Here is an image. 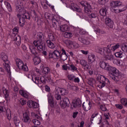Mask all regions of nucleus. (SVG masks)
Returning <instances> with one entry per match:
<instances>
[{
    "instance_id": "cd10ccee",
    "label": "nucleus",
    "mask_w": 127,
    "mask_h": 127,
    "mask_svg": "<svg viewBox=\"0 0 127 127\" xmlns=\"http://www.w3.org/2000/svg\"><path fill=\"white\" fill-rule=\"evenodd\" d=\"M47 44L48 47L51 49H54V48H55V45L54 43H53L52 42H51V41L49 40H47Z\"/></svg>"
},
{
    "instance_id": "8fccbe9b",
    "label": "nucleus",
    "mask_w": 127,
    "mask_h": 127,
    "mask_svg": "<svg viewBox=\"0 0 127 127\" xmlns=\"http://www.w3.org/2000/svg\"><path fill=\"white\" fill-rule=\"evenodd\" d=\"M115 13H120V12H122V11H124L125 10V9L123 8V9H114Z\"/></svg>"
},
{
    "instance_id": "412c9836",
    "label": "nucleus",
    "mask_w": 127,
    "mask_h": 127,
    "mask_svg": "<svg viewBox=\"0 0 127 127\" xmlns=\"http://www.w3.org/2000/svg\"><path fill=\"white\" fill-rule=\"evenodd\" d=\"M3 93L5 96V99H6V101L9 99V91L7 89H5L4 87L2 88Z\"/></svg>"
},
{
    "instance_id": "58836bf2",
    "label": "nucleus",
    "mask_w": 127,
    "mask_h": 127,
    "mask_svg": "<svg viewBox=\"0 0 127 127\" xmlns=\"http://www.w3.org/2000/svg\"><path fill=\"white\" fill-rule=\"evenodd\" d=\"M121 103L125 106V107H127V99L123 98L121 100Z\"/></svg>"
},
{
    "instance_id": "9d476101",
    "label": "nucleus",
    "mask_w": 127,
    "mask_h": 127,
    "mask_svg": "<svg viewBox=\"0 0 127 127\" xmlns=\"http://www.w3.org/2000/svg\"><path fill=\"white\" fill-rule=\"evenodd\" d=\"M61 51L62 53L61 52H60L59 58H60L61 60H63V61L67 60L68 55H67V54H66V51H65V49H62Z\"/></svg>"
},
{
    "instance_id": "6ab92c4d",
    "label": "nucleus",
    "mask_w": 127,
    "mask_h": 127,
    "mask_svg": "<svg viewBox=\"0 0 127 127\" xmlns=\"http://www.w3.org/2000/svg\"><path fill=\"white\" fill-rule=\"evenodd\" d=\"M107 11H108V6L102 7L99 11L100 15H102V16H106V15H107Z\"/></svg>"
},
{
    "instance_id": "4c0bfd02",
    "label": "nucleus",
    "mask_w": 127,
    "mask_h": 127,
    "mask_svg": "<svg viewBox=\"0 0 127 127\" xmlns=\"http://www.w3.org/2000/svg\"><path fill=\"white\" fill-rule=\"evenodd\" d=\"M32 80L33 82L35 83L37 85H38V84H39V82L41 81V79H39V77H35L34 79H33V77H32Z\"/></svg>"
},
{
    "instance_id": "bf43d9fd",
    "label": "nucleus",
    "mask_w": 127,
    "mask_h": 127,
    "mask_svg": "<svg viewBox=\"0 0 127 127\" xmlns=\"http://www.w3.org/2000/svg\"><path fill=\"white\" fill-rule=\"evenodd\" d=\"M79 3L84 7H86L89 4L88 2L85 1L80 2Z\"/></svg>"
},
{
    "instance_id": "39448f33",
    "label": "nucleus",
    "mask_w": 127,
    "mask_h": 127,
    "mask_svg": "<svg viewBox=\"0 0 127 127\" xmlns=\"http://www.w3.org/2000/svg\"><path fill=\"white\" fill-rule=\"evenodd\" d=\"M16 64L19 69L23 70V71H28V67L26 64L24 65L23 62L21 60H16Z\"/></svg>"
},
{
    "instance_id": "052dcab7",
    "label": "nucleus",
    "mask_w": 127,
    "mask_h": 127,
    "mask_svg": "<svg viewBox=\"0 0 127 127\" xmlns=\"http://www.w3.org/2000/svg\"><path fill=\"white\" fill-rule=\"evenodd\" d=\"M32 108H33V109H37V108H38V104L33 101Z\"/></svg>"
},
{
    "instance_id": "a878e982",
    "label": "nucleus",
    "mask_w": 127,
    "mask_h": 127,
    "mask_svg": "<svg viewBox=\"0 0 127 127\" xmlns=\"http://www.w3.org/2000/svg\"><path fill=\"white\" fill-rule=\"evenodd\" d=\"M16 11L17 12H19V13H22L23 12L25 11V10L24 8H22L21 7V5H16Z\"/></svg>"
},
{
    "instance_id": "2eb2a0df",
    "label": "nucleus",
    "mask_w": 127,
    "mask_h": 127,
    "mask_svg": "<svg viewBox=\"0 0 127 127\" xmlns=\"http://www.w3.org/2000/svg\"><path fill=\"white\" fill-rule=\"evenodd\" d=\"M79 41L84 44V45H89L90 44V41L87 38H85L84 37H79L78 38Z\"/></svg>"
},
{
    "instance_id": "0eeeda50",
    "label": "nucleus",
    "mask_w": 127,
    "mask_h": 127,
    "mask_svg": "<svg viewBox=\"0 0 127 127\" xmlns=\"http://www.w3.org/2000/svg\"><path fill=\"white\" fill-rule=\"evenodd\" d=\"M60 57V52L57 50H55L53 52H50L49 53L48 59H59Z\"/></svg>"
},
{
    "instance_id": "473e14b6",
    "label": "nucleus",
    "mask_w": 127,
    "mask_h": 127,
    "mask_svg": "<svg viewBox=\"0 0 127 127\" xmlns=\"http://www.w3.org/2000/svg\"><path fill=\"white\" fill-rule=\"evenodd\" d=\"M91 7L90 4H88L85 7H84V10L86 13L90 14L91 13Z\"/></svg>"
},
{
    "instance_id": "bb28decb",
    "label": "nucleus",
    "mask_w": 127,
    "mask_h": 127,
    "mask_svg": "<svg viewBox=\"0 0 127 127\" xmlns=\"http://www.w3.org/2000/svg\"><path fill=\"white\" fill-rule=\"evenodd\" d=\"M60 30L62 32H66L69 30V27L66 25H64L60 26Z\"/></svg>"
},
{
    "instance_id": "13d9d810",
    "label": "nucleus",
    "mask_w": 127,
    "mask_h": 127,
    "mask_svg": "<svg viewBox=\"0 0 127 127\" xmlns=\"http://www.w3.org/2000/svg\"><path fill=\"white\" fill-rule=\"evenodd\" d=\"M48 102L51 108H54V107H55V103H54V100H52L51 101H48Z\"/></svg>"
},
{
    "instance_id": "864d4df0",
    "label": "nucleus",
    "mask_w": 127,
    "mask_h": 127,
    "mask_svg": "<svg viewBox=\"0 0 127 127\" xmlns=\"http://www.w3.org/2000/svg\"><path fill=\"white\" fill-rule=\"evenodd\" d=\"M14 41L19 42V41H20V37L18 35H15L14 38Z\"/></svg>"
},
{
    "instance_id": "a18cd8bd",
    "label": "nucleus",
    "mask_w": 127,
    "mask_h": 127,
    "mask_svg": "<svg viewBox=\"0 0 127 127\" xmlns=\"http://www.w3.org/2000/svg\"><path fill=\"white\" fill-rule=\"evenodd\" d=\"M99 115V113L97 112L94 113L93 114H92L91 118L90 119V121L92 124H93V121L94 120L93 119L95 118V117H97Z\"/></svg>"
},
{
    "instance_id": "ea45409f",
    "label": "nucleus",
    "mask_w": 127,
    "mask_h": 127,
    "mask_svg": "<svg viewBox=\"0 0 127 127\" xmlns=\"http://www.w3.org/2000/svg\"><path fill=\"white\" fill-rule=\"evenodd\" d=\"M41 82H42L43 84H45L46 82L48 83V79L47 77L44 76L41 77Z\"/></svg>"
},
{
    "instance_id": "4be33fe9",
    "label": "nucleus",
    "mask_w": 127,
    "mask_h": 127,
    "mask_svg": "<svg viewBox=\"0 0 127 127\" xmlns=\"http://www.w3.org/2000/svg\"><path fill=\"white\" fill-rule=\"evenodd\" d=\"M29 49L32 53V54H33L34 56H36L37 55V49L35 48V47L33 46H29Z\"/></svg>"
},
{
    "instance_id": "1a4fd4ad",
    "label": "nucleus",
    "mask_w": 127,
    "mask_h": 127,
    "mask_svg": "<svg viewBox=\"0 0 127 127\" xmlns=\"http://www.w3.org/2000/svg\"><path fill=\"white\" fill-rule=\"evenodd\" d=\"M103 55L105 56L106 60H112L113 59V56L112 55L111 50L109 48H105V52Z\"/></svg>"
},
{
    "instance_id": "c756f323",
    "label": "nucleus",
    "mask_w": 127,
    "mask_h": 127,
    "mask_svg": "<svg viewBox=\"0 0 127 127\" xmlns=\"http://www.w3.org/2000/svg\"><path fill=\"white\" fill-rule=\"evenodd\" d=\"M87 83L89 85L93 87L94 86V84L96 83V80L93 78H89L87 79Z\"/></svg>"
},
{
    "instance_id": "393cba45",
    "label": "nucleus",
    "mask_w": 127,
    "mask_h": 127,
    "mask_svg": "<svg viewBox=\"0 0 127 127\" xmlns=\"http://www.w3.org/2000/svg\"><path fill=\"white\" fill-rule=\"evenodd\" d=\"M33 61L35 65H38L41 62V59L37 56H35Z\"/></svg>"
},
{
    "instance_id": "338daca9",
    "label": "nucleus",
    "mask_w": 127,
    "mask_h": 127,
    "mask_svg": "<svg viewBox=\"0 0 127 127\" xmlns=\"http://www.w3.org/2000/svg\"><path fill=\"white\" fill-rule=\"evenodd\" d=\"M89 16L90 18H96L97 17V14L95 13H91Z\"/></svg>"
},
{
    "instance_id": "f704fd0d",
    "label": "nucleus",
    "mask_w": 127,
    "mask_h": 127,
    "mask_svg": "<svg viewBox=\"0 0 127 127\" xmlns=\"http://www.w3.org/2000/svg\"><path fill=\"white\" fill-rule=\"evenodd\" d=\"M121 49L124 52H127V44L123 43L121 45Z\"/></svg>"
},
{
    "instance_id": "7ed1b4c3",
    "label": "nucleus",
    "mask_w": 127,
    "mask_h": 127,
    "mask_svg": "<svg viewBox=\"0 0 127 127\" xmlns=\"http://www.w3.org/2000/svg\"><path fill=\"white\" fill-rule=\"evenodd\" d=\"M97 79L98 80V82H99L98 87L100 89L104 88L106 85H107L108 87H110V86H111L110 80H109V79L104 75L99 74L97 77Z\"/></svg>"
},
{
    "instance_id": "5fc2aeb1",
    "label": "nucleus",
    "mask_w": 127,
    "mask_h": 127,
    "mask_svg": "<svg viewBox=\"0 0 127 127\" xmlns=\"http://www.w3.org/2000/svg\"><path fill=\"white\" fill-rule=\"evenodd\" d=\"M33 123L35 126H40V121L37 120H33Z\"/></svg>"
},
{
    "instance_id": "b1692460",
    "label": "nucleus",
    "mask_w": 127,
    "mask_h": 127,
    "mask_svg": "<svg viewBox=\"0 0 127 127\" xmlns=\"http://www.w3.org/2000/svg\"><path fill=\"white\" fill-rule=\"evenodd\" d=\"M71 8L73 10H75V11H77V12H81L82 11L81 8H79L78 5H77L76 4H72L71 5Z\"/></svg>"
},
{
    "instance_id": "7c9ffc66",
    "label": "nucleus",
    "mask_w": 127,
    "mask_h": 127,
    "mask_svg": "<svg viewBox=\"0 0 127 127\" xmlns=\"http://www.w3.org/2000/svg\"><path fill=\"white\" fill-rule=\"evenodd\" d=\"M19 94H20L21 96H22L24 97V98H26V99H28V93L25 92V91L21 90L19 91Z\"/></svg>"
},
{
    "instance_id": "a19ab883",
    "label": "nucleus",
    "mask_w": 127,
    "mask_h": 127,
    "mask_svg": "<svg viewBox=\"0 0 127 127\" xmlns=\"http://www.w3.org/2000/svg\"><path fill=\"white\" fill-rule=\"evenodd\" d=\"M49 38L50 41H55L56 39H55V36L53 34H49Z\"/></svg>"
},
{
    "instance_id": "f257e3e1",
    "label": "nucleus",
    "mask_w": 127,
    "mask_h": 127,
    "mask_svg": "<svg viewBox=\"0 0 127 127\" xmlns=\"http://www.w3.org/2000/svg\"><path fill=\"white\" fill-rule=\"evenodd\" d=\"M37 38L38 40L34 41L33 44L35 47H37V49L44 50L45 49V42H44V35L42 33H39L37 34Z\"/></svg>"
},
{
    "instance_id": "de8ad7c7",
    "label": "nucleus",
    "mask_w": 127,
    "mask_h": 127,
    "mask_svg": "<svg viewBox=\"0 0 127 127\" xmlns=\"http://www.w3.org/2000/svg\"><path fill=\"white\" fill-rule=\"evenodd\" d=\"M115 55L118 58H123V53L121 52H117L115 54Z\"/></svg>"
},
{
    "instance_id": "a211bd4d",
    "label": "nucleus",
    "mask_w": 127,
    "mask_h": 127,
    "mask_svg": "<svg viewBox=\"0 0 127 127\" xmlns=\"http://www.w3.org/2000/svg\"><path fill=\"white\" fill-rule=\"evenodd\" d=\"M95 51L97 53H100V54H101V55H103L105 54V52H106V48L103 49L100 48V47L97 46L95 47Z\"/></svg>"
},
{
    "instance_id": "4d7b16f0",
    "label": "nucleus",
    "mask_w": 127,
    "mask_h": 127,
    "mask_svg": "<svg viewBox=\"0 0 127 127\" xmlns=\"http://www.w3.org/2000/svg\"><path fill=\"white\" fill-rule=\"evenodd\" d=\"M70 70L73 71V72H74V71H77V67H76L74 64H70Z\"/></svg>"
},
{
    "instance_id": "e2e57ef3",
    "label": "nucleus",
    "mask_w": 127,
    "mask_h": 127,
    "mask_svg": "<svg viewBox=\"0 0 127 127\" xmlns=\"http://www.w3.org/2000/svg\"><path fill=\"white\" fill-rule=\"evenodd\" d=\"M109 0H99V3L100 4H105V2H108Z\"/></svg>"
},
{
    "instance_id": "6e6552de",
    "label": "nucleus",
    "mask_w": 127,
    "mask_h": 127,
    "mask_svg": "<svg viewBox=\"0 0 127 127\" xmlns=\"http://www.w3.org/2000/svg\"><path fill=\"white\" fill-rule=\"evenodd\" d=\"M3 112H6L7 119L9 121H10V120H11V111H10V109H5V107H0V114L3 113Z\"/></svg>"
},
{
    "instance_id": "20e7f679",
    "label": "nucleus",
    "mask_w": 127,
    "mask_h": 127,
    "mask_svg": "<svg viewBox=\"0 0 127 127\" xmlns=\"http://www.w3.org/2000/svg\"><path fill=\"white\" fill-rule=\"evenodd\" d=\"M0 58L4 62L3 65L4 68L7 71V72H9L10 71V65H9V61H8V58L7 56L4 53H1L0 54Z\"/></svg>"
},
{
    "instance_id": "2f4dec72",
    "label": "nucleus",
    "mask_w": 127,
    "mask_h": 127,
    "mask_svg": "<svg viewBox=\"0 0 127 127\" xmlns=\"http://www.w3.org/2000/svg\"><path fill=\"white\" fill-rule=\"evenodd\" d=\"M67 89H68L69 90H72V91H78V90H79L78 87L76 86H72L70 84H68L67 85Z\"/></svg>"
},
{
    "instance_id": "f03ea898",
    "label": "nucleus",
    "mask_w": 127,
    "mask_h": 127,
    "mask_svg": "<svg viewBox=\"0 0 127 127\" xmlns=\"http://www.w3.org/2000/svg\"><path fill=\"white\" fill-rule=\"evenodd\" d=\"M106 71L112 72V73L109 74V76L112 80H114L115 82H119V81H120V79H119V78L118 77L120 75V73H119V70L117 69V68L109 65Z\"/></svg>"
},
{
    "instance_id": "5701e85b",
    "label": "nucleus",
    "mask_w": 127,
    "mask_h": 127,
    "mask_svg": "<svg viewBox=\"0 0 127 127\" xmlns=\"http://www.w3.org/2000/svg\"><path fill=\"white\" fill-rule=\"evenodd\" d=\"M95 61H96V57L95 56V55L91 54L88 56V62L89 63H93V62H95Z\"/></svg>"
},
{
    "instance_id": "680f3d73",
    "label": "nucleus",
    "mask_w": 127,
    "mask_h": 127,
    "mask_svg": "<svg viewBox=\"0 0 127 127\" xmlns=\"http://www.w3.org/2000/svg\"><path fill=\"white\" fill-rule=\"evenodd\" d=\"M59 92L61 93V88L59 87L56 88L55 90V94H59Z\"/></svg>"
},
{
    "instance_id": "09e8293b",
    "label": "nucleus",
    "mask_w": 127,
    "mask_h": 127,
    "mask_svg": "<svg viewBox=\"0 0 127 127\" xmlns=\"http://www.w3.org/2000/svg\"><path fill=\"white\" fill-rule=\"evenodd\" d=\"M64 43L65 44H66V45L69 46V45L73 44V42L69 40H66L64 41Z\"/></svg>"
},
{
    "instance_id": "f3484780",
    "label": "nucleus",
    "mask_w": 127,
    "mask_h": 127,
    "mask_svg": "<svg viewBox=\"0 0 127 127\" xmlns=\"http://www.w3.org/2000/svg\"><path fill=\"white\" fill-rule=\"evenodd\" d=\"M109 64L104 62V61H100L99 62V66L102 69L104 70H107L108 67L109 66Z\"/></svg>"
},
{
    "instance_id": "774afa93",
    "label": "nucleus",
    "mask_w": 127,
    "mask_h": 127,
    "mask_svg": "<svg viewBox=\"0 0 127 127\" xmlns=\"http://www.w3.org/2000/svg\"><path fill=\"white\" fill-rule=\"evenodd\" d=\"M20 103L22 106H24V105L26 104V101L24 100L23 99H21L20 100Z\"/></svg>"
},
{
    "instance_id": "aec40b11",
    "label": "nucleus",
    "mask_w": 127,
    "mask_h": 127,
    "mask_svg": "<svg viewBox=\"0 0 127 127\" xmlns=\"http://www.w3.org/2000/svg\"><path fill=\"white\" fill-rule=\"evenodd\" d=\"M22 17L24 19H28L29 20H30V14L26 12V10H25V11L22 13Z\"/></svg>"
},
{
    "instance_id": "49530a36",
    "label": "nucleus",
    "mask_w": 127,
    "mask_h": 127,
    "mask_svg": "<svg viewBox=\"0 0 127 127\" xmlns=\"http://www.w3.org/2000/svg\"><path fill=\"white\" fill-rule=\"evenodd\" d=\"M67 78L68 80L71 81V82H74V79L75 78V76L73 74H70L67 75Z\"/></svg>"
},
{
    "instance_id": "9b49d317",
    "label": "nucleus",
    "mask_w": 127,
    "mask_h": 127,
    "mask_svg": "<svg viewBox=\"0 0 127 127\" xmlns=\"http://www.w3.org/2000/svg\"><path fill=\"white\" fill-rule=\"evenodd\" d=\"M82 107L83 110L85 112H88V111H90L91 110V108H92V105L91 104V102L90 101L84 102L82 105Z\"/></svg>"
},
{
    "instance_id": "3c124183",
    "label": "nucleus",
    "mask_w": 127,
    "mask_h": 127,
    "mask_svg": "<svg viewBox=\"0 0 127 127\" xmlns=\"http://www.w3.org/2000/svg\"><path fill=\"white\" fill-rule=\"evenodd\" d=\"M36 12H35V10H32L31 11V16L33 18L35 16H37Z\"/></svg>"
},
{
    "instance_id": "6e6d98bb",
    "label": "nucleus",
    "mask_w": 127,
    "mask_h": 127,
    "mask_svg": "<svg viewBox=\"0 0 127 127\" xmlns=\"http://www.w3.org/2000/svg\"><path fill=\"white\" fill-rule=\"evenodd\" d=\"M33 104V101L32 100L28 101L27 105L29 107V108H32Z\"/></svg>"
},
{
    "instance_id": "e433bc0d",
    "label": "nucleus",
    "mask_w": 127,
    "mask_h": 127,
    "mask_svg": "<svg viewBox=\"0 0 127 127\" xmlns=\"http://www.w3.org/2000/svg\"><path fill=\"white\" fill-rule=\"evenodd\" d=\"M61 94L62 96H65V95H67L68 94V90L64 88H61Z\"/></svg>"
},
{
    "instance_id": "c03bdc74",
    "label": "nucleus",
    "mask_w": 127,
    "mask_h": 127,
    "mask_svg": "<svg viewBox=\"0 0 127 127\" xmlns=\"http://www.w3.org/2000/svg\"><path fill=\"white\" fill-rule=\"evenodd\" d=\"M72 36H73V35L71 33L66 32L64 34V37L65 38H71V37H72Z\"/></svg>"
},
{
    "instance_id": "4468645a",
    "label": "nucleus",
    "mask_w": 127,
    "mask_h": 127,
    "mask_svg": "<svg viewBox=\"0 0 127 127\" xmlns=\"http://www.w3.org/2000/svg\"><path fill=\"white\" fill-rule=\"evenodd\" d=\"M23 118L22 121L24 123H29L30 118H29V112L27 111L23 114Z\"/></svg>"
},
{
    "instance_id": "37998d69",
    "label": "nucleus",
    "mask_w": 127,
    "mask_h": 127,
    "mask_svg": "<svg viewBox=\"0 0 127 127\" xmlns=\"http://www.w3.org/2000/svg\"><path fill=\"white\" fill-rule=\"evenodd\" d=\"M120 47H121V45H120L119 43H117L116 45H115L111 47V50H112V51H115V50H116L118 48H120Z\"/></svg>"
},
{
    "instance_id": "ddd939ff",
    "label": "nucleus",
    "mask_w": 127,
    "mask_h": 127,
    "mask_svg": "<svg viewBox=\"0 0 127 127\" xmlns=\"http://www.w3.org/2000/svg\"><path fill=\"white\" fill-rule=\"evenodd\" d=\"M71 107L73 108H80L81 107V100L79 98H77L76 100H74L72 101Z\"/></svg>"
},
{
    "instance_id": "603ef678",
    "label": "nucleus",
    "mask_w": 127,
    "mask_h": 127,
    "mask_svg": "<svg viewBox=\"0 0 127 127\" xmlns=\"http://www.w3.org/2000/svg\"><path fill=\"white\" fill-rule=\"evenodd\" d=\"M87 63H88V62H87L86 61L84 60H81L80 61V64L83 67H84L86 64Z\"/></svg>"
},
{
    "instance_id": "69168bd1",
    "label": "nucleus",
    "mask_w": 127,
    "mask_h": 127,
    "mask_svg": "<svg viewBox=\"0 0 127 127\" xmlns=\"http://www.w3.org/2000/svg\"><path fill=\"white\" fill-rule=\"evenodd\" d=\"M83 67H84L85 69H87V70L91 69V65L88 63Z\"/></svg>"
},
{
    "instance_id": "c9c22d12",
    "label": "nucleus",
    "mask_w": 127,
    "mask_h": 127,
    "mask_svg": "<svg viewBox=\"0 0 127 127\" xmlns=\"http://www.w3.org/2000/svg\"><path fill=\"white\" fill-rule=\"evenodd\" d=\"M24 23H25V19H24V18H21L19 19V24L20 26H21V27H23V26H24Z\"/></svg>"
},
{
    "instance_id": "423d86ee",
    "label": "nucleus",
    "mask_w": 127,
    "mask_h": 127,
    "mask_svg": "<svg viewBox=\"0 0 127 127\" xmlns=\"http://www.w3.org/2000/svg\"><path fill=\"white\" fill-rule=\"evenodd\" d=\"M69 105H70V101L68 97L63 98L60 103V106L62 109L69 107Z\"/></svg>"
},
{
    "instance_id": "72a5a7b5",
    "label": "nucleus",
    "mask_w": 127,
    "mask_h": 127,
    "mask_svg": "<svg viewBox=\"0 0 127 127\" xmlns=\"http://www.w3.org/2000/svg\"><path fill=\"white\" fill-rule=\"evenodd\" d=\"M4 3L8 11H10V12H11V11H12V8H11V6L10 5V4L8 3V2L7 1H5Z\"/></svg>"
},
{
    "instance_id": "c85d7f7f",
    "label": "nucleus",
    "mask_w": 127,
    "mask_h": 127,
    "mask_svg": "<svg viewBox=\"0 0 127 127\" xmlns=\"http://www.w3.org/2000/svg\"><path fill=\"white\" fill-rule=\"evenodd\" d=\"M122 4L121 2L119 1H112L110 3V6L112 7H117V6H119Z\"/></svg>"
},
{
    "instance_id": "dca6fc26",
    "label": "nucleus",
    "mask_w": 127,
    "mask_h": 127,
    "mask_svg": "<svg viewBox=\"0 0 127 127\" xmlns=\"http://www.w3.org/2000/svg\"><path fill=\"white\" fill-rule=\"evenodd\" d=\"M105 23L110 28L114 27V21L110 18H106L105 19Z\"/></svg>"
},
{
    "instance_id": "f8f14e48",
    "label": "nucleus",
    "mask_w": 127,
    "mask_h": 127,
    "mask_svg": "<svg viewBox=\"0 0 127 127\" xmlns=\"http://www.w3.org/2000/svg\"><path fill=\"white\" fill-rule=\"evenodd\" d=\"M13 122L16 127H23L22 123L20 122L19 118L16 116L14 117Z\"/></svg>"
},
{
    "instance_id": "79ce46f5",
    "label": "nucleus",
    "mask_w": 127,
    "mask_h": 127,
    "mask_svg": "<svg viewBox=\"0 0 127 127\" xmlns=\"http://www.w3.org/2000/svg\"><path fill=\"white\" fill-rule=\"evenodd\" d=\"M43 72L44 74H49L50 73V68L48 67H45L43 69Z\"/></svg>"
},
{
    "instance_id": "0e129e2a",
    "label": "nucleus",
    "mask_w": 127,
    "mask_h": 127,
    "mask_svg": "<svg viewBox=\"0 0 127 127\" xmlns=\"http://www.w3.org/2000/svg\"><path fill=\"white\" fill-rule=\"evenodd\" d=\"M55 97L58 101H59V100H61V95L60 94H55Z\"/></svg>"
}]
</instances>
